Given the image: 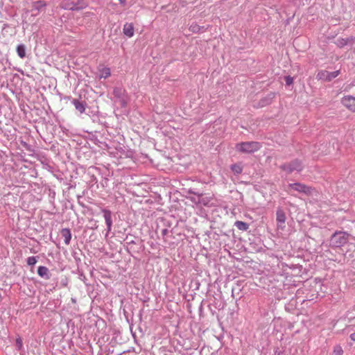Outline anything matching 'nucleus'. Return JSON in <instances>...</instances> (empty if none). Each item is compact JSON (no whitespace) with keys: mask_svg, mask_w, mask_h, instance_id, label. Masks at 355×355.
Returning a JSON list of instances; mask_svg holds the SVG:
<instances>
[{"mask_svg":"<svg viewBox=\"0 0 355 355\" xmlns=\"http://www.w3.org/2000/svg\"><path fill=\"white\" fill-rule=\"evenodd\" d=\"M17 53L19 57L22 58V46L19 45L17 46Z\"/></svg>","mask_w":355,"mask_h":355,"instance_id":"obj_25","label":"nucleus"},{"mask_svg":"<svg viewBox=\"0 0 355 355\" xmlns=\"http://www.w3.org/2000/svg\"><path fill=\"white\" fill-rule=\"evenodd\" d=\"M19 338L17 339V343H19Z\"/></svg>","mask_w":355,"mask_h":355,"instance_id":"obj_29","label":"nucleus"},{"mask_svg":"<svg viewBox=\"0 0 355 355\" xmlns=\"http://www.w3.org/2000/svg\"><path fill=\"white\" fill-rule=\"evenodd\" d=\"M46 6V3L43 1H37L34 3L33 8L37 10H40Z\"/></svg>","mask_w":355,"mask_h":355,"instance_id":"obj_20","label":"nucleus"},{"mask_svg":"<svg viewBox=\"0 0 355 355\" xmlns=\"http://www.w3.org/2000/svg\"><path fill=\"white\" fill-rule=\"evenodd\" d=\"M114 96L119 100L122 107H125L128 102V98L125 89L121 87H115L113 90Z\"/></svg>","mask_w":355,"mask_h":355,"instance_id":"obj_7","label":"nucleus"},{"mask_svg":"<svg viewBox=\"0 0 355 355\" xmlns=\"http://www.w3.org/2000/svg\"><path fill=\"white\" fill-rule=\"evenodd\" d=\"M340 74V70L329 72L326 70L319 71L316 75V78L318 80L329 82L334 78H336Z\"/></svg>","mask_w":355,"mask_h":355,"instance_id":"obj_6","label":"nucleus"},{"mask_svg":"<svg viewBox=\"0 0 355 355\" xmlns=\"http://www.w3.org/2000/svg\"><path fill=\"white\" fill-rule=\"evenodd\" d=\"M73 105L76 109L80 112L83 113L85 110V104L83 102L79 101L77 99H73L72 101Z\"/></svg>","mask_w":355,"mask_h":355,"instance_id":"obj_15","label":"nucleus"},{"mask_svg":"<svg viewBox=\"0 0 355 355\" xmlns=\"http://www.w3.org/2000/svg\"><path fill=\"white\" fill-rule=\"evenodd\" d=\"M61 235L64 239V243L66 245H69L71 239V234L70 230L68 228H63L61 230Z\"/></svg>","mask_w":355,"mask_h":355,"instance_id":"obj_14","label":"nucleus"},{"mask_svg":"<svg viewBox=\"0 0 355 355\" xmlns=\"http://www.w3.org/2000/svg\"><path fill=\"white\" fill-rule=\"evenodd\" d=\"M285 82L286 85H291L293 83V78L290 76L285 77Z\"/></svg>","mask_w":355,"mask_h":355,"instance_id":"obj_22","label":"nucleus"},{"mask_svg":"<svg viewBox=\"0 0 355 355\" xmlns=\"http://www.w3.org/2000/svg\"><path fill=\"white\" fill-rule=\"evenodd\" d=\"M235 226L242 231H246L249 228V225L245 222L237 220L235 222Z\"/></svg>","mask_w":355,"mask_h":355,"instance_id":"obj_16","label":"nucleus"},{"mask_svg":"<svg viewBox=\"0 0 355 355\" xmlns=\"http://www.w3.org/2000/svg\"><path fill=\"white\" fill-rule=\"evenodd\" d=\"M39 257H29L27 260V265L31 267V270L33 271V267L35 265V263L37 262Z\"/></svg>","mask_w":355,"mask_h":355,"instance_id":"obj_17","label":"nucleus"},{"mask_svg":"<svg viewBox=\"0 0 355 355\" xmlns=\"http://www.w3.org/2000/svg\"><path fill=\"white\" fill-rule=\"evenodd\" d=\"M232 171L234 173V174L239 175L241 174L243 171V167L240 164H234L231 166Z\"/></svg>","mask_w":355,"mask_h":355,"instance_id":"obj_19","label":"nucleus"},{"mask_svg":"<svg viewBox=\"0 0 355 355\" xmlns=\"http://www.w3.org/2000/svg\"><path fill=\"white\" fill-rule=\"evenodd\" d=\"M60 7L64 10H76L83 8L80 0H62Z\"/></svg>","mask_w":355,"mask_h":355,"instance_id":"obj_5","label":"nucleus"},{"mask_svg":"<svg viewBox=\"0 0 355 355\" xmlns=\"http://www.w3.org/2000/svg\"><path fill=\"white\" fill-rule=\"evenodd\" d=\"M101 211L103 213V217L105 221V224L107 226V233L106 236L110 233L112 230V212L110 210L107 209H102Z\"/></svg>","mask_w":355,"mask_h":355,"instance_id":"obj_8","label":"nucleus"},{"mask_svg":"<svg viewBox=\"0 0 355 355\" xmlns=\"http://www.w3.org/2000/svg\"><path fill=\"white\" fill-rule=\"evenodd\" d=\"M280 169L286 174H291L294 171L300 172L304 168V164L300 159H295L290 162L285 163L279 166Z\"/></svg>","mask_w":355,"mask_h":355,"instance_id":"obj_2","label":"nucleus"},{"mask_svg":"<svg viewBox=\"0 0 355 355\" xmlns=\"http://www.w3.org/2000/svg\"><path fill=\"white\" fill-rule=\"evenodd\" d=\"M103 73L104 74L105 78H107L110 76V69H108V68L105 69L103 70Z\"/></svg>","mask_w":355,"mask_h":355,"instance_id":"obj_24","label":"nucleus"},{"mask_svg":"<svg viewBox=\"0 0 355 355\" xmlns=\"http://www.w3.org/2000/svg\"><path fill=\"white\" fill-rule=\"evenodd\" d=\"M293 190L300 193H304L309 195L311 192V188L304 184L300 182L290 183L288 184V189L286 191L288 193H291V191Z\"/></svg>","mask_w":355,"mask_h":355,"instance_id":"obj_4","label":"nucleus"},{"mask_svg":"<svg viewBox=\"0 0 355 355\" xmlns=\"http://www.w3.org/2000/svg\"><path fill=\"white\" fill-rule=\"evenodd\" d=\"M23 55H24V57L25 56V51L24 50Z\"/></svg>","mask_w":355,"mask_h":355,"instance_id":"obj_30","label":"nucleus"},{"mask_svg":"<svg viewBox=\"0 0 355 355\" xmlns=\"http://www.w3.org/2000/svg\"><path fill=\"white\" fill-rule=\"evenodd\" d=\"M342 104L347 109L355 112V97L352 96H344L341 100Z\"/></svg>","mask_w":355,"mask_h":355,"instance_id":"obj_9","label":"nucleus"},{"mask_svg":"<svg viewBox=\"0 0 355 355\" xmlns=\"http://www.w3.org/2000/svg\"><path fill=\"white\" fill-rule=\"evenodd\" d=\"M123 32L127 37H132L134 35L133 24L132 23H125L123 26Z\"/></svg>","mask_w":355,"mask_h":355,"instance_id":"obj_12","label":"nucleus"},{"mask_svg":"<svg viewBox=\"0 0 355 355\" xmlns=\"http://www.w3.org/2000/svg\"><path fill=\"white\" fill-rule=\"evenodd\" d=\"M24 153H26L29 156H33L35 153V150L26 142L24 141Z\"/></svg>","mask_w":355,"mask_h":355,"instance_id":"obj_18","label":"nucleus"},{"mask_svg":"<svg viewBox=\"0 0 355 355\" xmlns=\"http://www.w3.org/2000/svg\"><path fill=\"white\" fill-rule=\"evenodd\" d=\"M343 350L340 345H337L334 347L333 355H343Z\"/></svg>","mask_w":355,"mask_h":355,"instance_id":"obj_21","label":"nucleus"},{"mask_svg":"<svg viewBox=\"0 0 355 355\" xmlns=\"http://www.w3.org/2000/svg\"><path fill=\"white\" fill-rule=\"evenodd\" d=\"M119 1L120 2V3L121 4H125V0H119Z\"/></svg>","mask_w":355,"mask_h":355,"instance_id":"obj_28","label":"nucleus"},{"mask_svg":"<svg viewBox=\"0 0 355 355\" xmlns=\"http://www.w3.org/2000/svg\"><path fill=\"white\" fill-rule=\"evenodd\" d=\"M261 146V144L257 141H245L236 144L235 149L242 153H253L258 151Z\"/></svg>","mask_w":355,"mask_h":355,"instance_id":"obj_1","label":"nucleus"},{"mask_svg":"<svg viewBox=\"0 0 355 355\" xmlns=\"http://www.w3.org/2000/svg\"><path fill=\"white\" fill-rule=\"evenodd\" d=\"M168 230L166 228H164V229L162 230V236L166 235L168 234Z\"/></svg>","mask_w":355,"mask_h":355,"instance_id":"obj_26","label":"nucleus"},{"mask_svg":"<svg viewBox=\"0 0 355 355\" xmlns=\"http://www.w3.org/2000/svg\"><path fill=\"white\" fill-rule=\"evenodd\" d=\"M190 30L193 32H198L200 31V26L197 24L191 25Z\"/></svg>","mask_w":355,"mask_h":355,"instance_id":"obj_23","label":"nucleus"},{"mask_svg":"<svg viewBox=\"0 0 355 355\" xmlns=\"http://www.w3.org/2000/svg\"><path fill=\"white\" fill-rule=\"evenodd\" d=\"M348 234L345 232H335L331 238V245L334 248H340L347 243Z\"/></svg>","mask_w":355,"mask_h":355,"instance_id":"obj_3","label":"nucleus"},{"mask_svg":"<svg viewBox=\"0 0 355 355\" xmlns=\"http://www.w3.org/2000/svg\"><path fill=\"white\" fill-rule=\"evenodd\" d=\"M276 216L278 227H282V225H284L286 221L285 212L282 209L279 208L276 211Z\"/></svg>","mask_w":355,"mask_h":355,"instance_id":"obj_11","label":"nucleus"},{"mask_svg":"<svg viewBox=\"0 0 355 355\" xmlns=\"http://www.w3.org/2000/svg\"><path fill=\"white\" fill-rule=\"evenodd\" d=\"M355 44V37H348L346 38H338L336 40V45L342 48L347 44Z\"/></svg>","mask_w":355,"mask_h":355,"instance_id":"obj_10","label":"nucleus"},{"mask_svg":"<svg viewBox=\"0 0 355 355\" xmlns=\"http://www.w3.org/2000/svg\"><path fill=\"white\" fill-rule=\"evenodd\" d=\"M349 338L352 341L355 342V332L351 334Z\"/></svg>","mask_w":355,"mask_h":355,"instance_id":"obj_27","label":"nucleus"},{"mask_svg":"<svg viewBox=\"0 0 355 355\" xmlns=\"http://www.w3.org/2000/svg\"><path fill=\"white\" fill-rule=\"evenodd\" d=\"M37 274L44 279L47 280L50 278L49 270L46 266H39L37 268Z\"/></svg>","mask_w":355,"mask_h":355,"instance_id":"obj_13","label":"nucleus"}]
</instances>
